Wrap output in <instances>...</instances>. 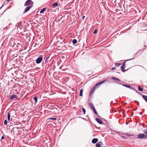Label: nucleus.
I'll list each match as a JSON object with an SVG mask.
<instances>
[{
	"mask_svg": "<svg viewBox=\"0 0 147 147\" xmlns=\"http://www.w3.org/2000/svg\"><path fill=\"white\" fill-rule=\"evenodd\" d=\"M17 97V96L16 95H14L11 96L10 98V100H13L14 98H16Z\"/></svg>",
	"mask_w": 147,
	"mask_h": 147,
	"instance_id": "0eeeda50",
	"label": "nucleus"
},
{
	"mask_svg": "<svg viewBox=\"0 0 147 147\" xmlns=\"http://www.w3.org/2000/svg\"><path fill=\"white\" fill-rule=\"evenodd\" d=\"M4 136H2L1 137V140H3L4 139Z\"/></svg>",
	"mask_w": 147,
	"mask_h": 147,
	"instance_id": "72a5a7b5",
	"label": "nucleus"
},
{
	"mask_svg": "<svg viewBox=\"0 0 147 147\" xmlns=\"http://www.w3.org/2000/svg\"><path fill=\"white\" fill-rule=\"evenodd\" d=\"M124 134L126 135H127V136H131V134H125V133H124L123 134Z\"/></svg>",
	"mask_w": 147,
	"mask_h": 147,
	"instance_id": "2f4dec72",
	"label": "nucleus"
},
{
	"mask_svg": "<svg viewBox=\"0 0 147 147\" xmlns=\"http://www.w3.org/2000/svg\"><path fill=\"white\" fill-rule=\"evenodd\" d=\"M95 87H94L92 89L91 92V93H92V92H94L95 90Z\"/></svg>",
	"mask_w": 147,
	"mask_h": 147,
	"instance_id": "cd10ccee",
	"label": "nucleus"
},
{
	"mask_svg": "<svg viewBox=\"0 0 147 147\" xmlns=\"http://www.w3.org/2000/svg\"><path fill=\"white\" fill-rule=\"evenodd\" d=\"M49 119H51L53 121L56 120L57 119L56 118H49Z\"/></svg>",
	"mask_w": 147,
	"mask_h": 147,
	"instance_id": "412c9836",
	"label": "nucleus"
},
{
	"mask_svg": "<svg viewBox=\"0 0 147 147\" xmlns=\"http://www.w3.org/2000/svg\"><path fill=\"white\" fill-rule=\"evenodd\" d=\"M145 133L146 134H147V130L145 132Z\"/></svg>",
	"mask_w": 147,
	"mask_h": 147,
	"instance_id": "4c0bfd02",
	"label": "nucleus"
},
{
	"mask_svg": "<svg viewBox=\"0 0 147 147\" xmlns=\"http://www.w3.org/2000/svg\"><path fill=\"white\" fill-rule=\"evenodd\" d=\"M96 121L99 123L101 124H103V122L100 119L98 118H96Z\"/></svg>",
	"mask_w": 147,
	"mask_h": 147,
	"instance_id": "423d86ee",
	"label": "nucleus"
},
{
	"mask_svg": "<svg viewBox=\"0 0 147 147\" xmlns=\"http://www.w3.org/2000/svg\"><path fill=\"white\" fill-rule=\"evenodd\" d=\"M97 32H98V30H97V29H96L93 32V33L94 34H95L97 33Z\"/></svg>",
	"mask_w": 147,
	"mask_h": 147,
	"instance_id": "bb28decb",
	"label": "nucleus"
},
{
	"mask_svg": "<svg viewBox=\"0 0 147 147\" xmlns=\"http://www.w3.org/2000/svg\"><path fill=\"white\" fill-rule=\"evenodd\" d=\"M105 120V122H106V120Z\"/></svg>",
	"mask_w": 147,
	"mask_h": 147,
	"instance_id": "58836bf2",
	"label": "nucleus"
},
{
	"mask_svg": "<svg viewBox=\"0 0 147 147\" xmlns=\"http://www.w3.org/2000/svg\"><path fill=\"white\" fill-rule=\"evenodd\" d=\"M111 79L117 81L119 82L121 81V80H120L119 79L117 78L114 77H111Z\"/></svg>",
	"mask_w": 147,
	"mask_h": 147,
	"instance_id": "9d476101",
	"label": "nucleus"
},
{
	"mask_svg": "<svg viewBox=\"0 0 147 147\" xmlns=\"http://www.w3.org/2000/svg\"><path fill=\"white\" fill-rule=\"evenodd\" d=\"M125 62H124L123 65L121 66V68L122 71L124 72L125 71Z\"/></svg>",
	"mask_w": 147,
	"mask_h": 147,
	"instance_id": "39448f33",
	"label": "nucleus"
},
{
	"mask_svg": "<svg viewBox=\"0 0 147 147\" xmlns=\"http://www.w3.org/2000/svg\"><path fill=\"white\" fill-rule=\"evenodd\" d=\"M121 65L120 63H115V65L117 67H119Z\"/></svg>",
	"mask_w": 147,
	"mask_h": 147,
	"instance_id": "4be33fe9",
	"label": "nucleus"
},
{
	"mask_svg": "<svg viewBox=\"0 0 147 147\" xmlns=\"http://www.w3.org/2000/svg\"><path fill=\"white\" fill-rule=\"evenodd\" d=\"M106 81V80H103L101 82H99L98 83H97L96 85V86H98L103 83H104V82H105Z\"/></svg>",
	"mask_w": 147,
	"mask_h": 147,
	"instance_id": "6e6552de",
	"label": "nucleus"
},
{
	"mask_svg": "<svg viewBox=\"0 0 147 147\" xmlns=\"http://www.w3.org/2000/svg\"><path fill=\"white\" fill-rule=\"evenodd\" d=\"M32 7H31V6H28L26 7L24 11V13L28 11Z\"/></svg>",
	"mask_w": 147,
	"mask_h": 147,
	"instance_id": "20e7f679",
	"label": "nucleus"
},
{
	"mask_svg": "<svg viewBox=\"0 0 147 147\" xmlns=\"http://www.w3.org/2000/svg\"><path fill=\"white\" fill-rule=\"evenodd\" d=\"M46 8H43L40 11V13H43L46 10Z\"/></svg>",
	"mask_w": 147,
	"mask_h": 147,
	"instance_id": "ddd939ff",
	"label": "nucleus"
},
{
	"mask_svg": "<svg viewBox=\"0 0 147 147\" xmlns=\"http://www.w3.org/2000/svg\"><path fill=\"white\" fill-rule=\"evenodd\" d=\"M72 42L73 44H75L77 43V40L76 39H74L72 40Z\"/></svg>",
	"mask_w": 147,
	"mask_h": 147,
	"instance_id": "6ab92c4d",
	"label": "nucleus"
},
{
	"mask_svg": "<svg viewBox=\"0 0 147 147\" xmlns=\"http://www.w3.org/2000/svg\"><path fill=\"white\" fill-rule=\"evenodd\" d=\"M16 46L17 47L21 49L22 47V45L18 43H17Z\"/></svg>",
	"mask_w": 147,
	"mask_h": 147,
	"instance_id": "f8f14e48",
	"label": "nucleus"
},
{
	"mask_svg": "<svg viewBox=\"0 0 147 147\" xmlns=\"http://www.w3.org/2000/svg\"><path fill=\"white\" fill-rule=\"evenodd\" d=\"M7 120H5L4 122V124L5 125H6L7 124Z\"/></svg>",
	"mask_w": 147,
	"mask_h": 147,
	"instance_id": "393cba45",
	"label": "nucleus"
},
{
	"mask_svg": "<svg viewBox=\"0 0 147 147\" xmlns=\"http://www.w3.org/2000/svg\"><path fill=\"white\" fill-rule=\"evenodd\" d=\"M98 141V140L97 138H94L92 141V142L93 144H95Z\"/></svg>",
	"mask_w": 147,
	"mask_h": 147,
	"instance_id": "1a4fd4ad",
	"label": "nucleus"
},
{
	"mask_svg": "<svg viewBox=\"0 0 147 147\" xmlns=\"http://www.w3.org/2000/svg\"><path fill=\"white\" fill-rule=\"evenodd\" d=\"M96 147H100V144L98 143H97L96 145Z\"/></svg>",
	"mask_w": 147,
	"mask_h": 147,
	"instance_id": "5701e85b",
	"label": "nucleus"
},
{
	"mask_svg": "<svg viewBox=\"0 0 147 147\" xmlns=\"http://www.w3.org/2000/svg\"><path fill=\"white\" fill-rule=\"evenodd\" d=\"M34 98L35 101V102H36L37 101V97H34Z\"/></svg>",
	"mask_w": 147,
	"mask_h": 147,
	"instance_id": "b1692460",
	"label": "nucleus"
},
{
	"mask_svg": "<svg viewBox=\"0 0 147 147\" xmlns=\"http://www.w3.org/2000/svg\"><path fill=\"white\" fill-rule=\"evenodd\" d=\"M82 110L84 113V114H85L86 112V110L84 108H82Z\"/></svg>",
	"mask_w": 147,
	"mask_h": 147,
	"instance_id": "a878e982",
	"label": "nucleus"
},
{
	"mask_svg": "<svg viewBox=\"0 0 147 147\" xmlns=\"http://www.w3.org/2000/svg\"><path fill=\"white\" fill-rule=\"evenodd\" d=\"M116 68L115 67H112V68H111V70H112V71L114 70H115V69H116Z\"/></svg>",
	"mask_w": 147,
	"mask_h": 147,
	"instance_id": "c85d7f7f",
	"label": "nucleus"
},
{
	"mask_svg": "<svg viewBox=\"0 0 147 147\" xmlns=\"http://www.w3.org/2000/svg\"><path fill=\"white\" fill-rule=\"evenodd\" d=\"M42 57H39L37 58L36 60V63L37 64L40 63L42 61Z\"/></svg>",
	"mask_w": 147,
	"mask_h": 147,
	"instance_id": "7ed1b4c3",
	"label": "nucleus"
},
{
	"mask_svg": "<svg viewBox=\"0 0 147 147\" xmlns=\"http://www.w3.org/2000/svg\"><path fill=\"white\" fill-rule=\"evenodd\" d=\"M142 97L147 102V96L143 95H142Z\"/></svg>",
	"mask_w": 147,
	"mask_h": 147,
	"instance_id": "f3484780",
	"label": "nucleus"
},
{
	"mask_svg": "<svg viewBox=\"0 0 147 147\" xmlns=\"http://www.w3.org/2000/svg\"><path fill=\"white\" fill-rule=\"evenodd\" d=\"M85 16H83L82 17V19H83V20H84V18H85Z\"/></svg>",
	"mask_w": 147,
	"mask_h": 147,
	"instance_id": "c9c22d12",
	"label": "nucleus"
},
{
	"mask_svg": "<svg viewBox=\"0 0 147 147\" xmlns=\"http://www.w3.org/2000/svg\"><path fill=\"white\" fill-rule=\"evenodd\" d=\"M121 138H122L123 139H127V138L124 136H121Z\"/></svg>",
	"mask_w": 147,
	"mask_h": 147,
	"instance_id": "c756f323",
	"label": "nucleus"
},
{
	"mask_svg": "<svg viewBox=\"0 0 147 147\" xmlns=\"http://www.w3.org/2000/svg\"><path fill=\"white\" fill-rule=\"evenodd\" d=\"M138 90L139 91H143V89L142 88L140 87V86H138Z\"/></svg>",
	"mask_w": 147,
	"mask_h": 147,
	"instance_id": "aec40b11",
	"label": "nucleus"
},
{
	"mask_svg": "<svg viewBox=\"0 0 147 147\" xmlns=\"http://www.w3.org/2000/svg\"><path fill=\"white\" fill-rule=\"evenodd\" d=\"M138 138L141 139H146L147 135L143 134H140L138 135Z\"/></svg>",
	"mask_w": 147,
	"mask_h": 147,
	"instance_id": "f03ea898",
	"label": "nucleus"
},
{
	"mask_svg": "<svg viewBox=\"0 0 147 147\" xmlns=\"http://www.w3.org/2000/svg\"><path fill=\"white\" fill-rule=\"evenodd\" d=\"M93 110H94V113L95 114H97V112L96 111V110H95V109H93Z\"/></svg>",
	"mask_w": 147,
	"mask_h": 147,
	"instance_id": "7c9ffc66",
	"label": "nucleus"
},
{
	"mask_svg": "<svg viewBox=\"0 0 147 147\" xmlns=\"http://www.w3.org/2000/svg\"><path fill=\"white\" fill-rule=\"evenodd\" d=\"M90 106L91 107V108L94 109H95L94 107V106L93 104L92 103H90Z\"/></svg>",
	"mask_w": 147,
	"mask_h": 147,
	"instance_id": "4468645a",
	"label": "nucleus"
},
{
	"mask_svg": "<svg viewBox=\"0 0 147 147\" xmlns=\"http://www.w3.org/2000/svg\"><path fill=\"white\" fill-rule=\"evenodd\" d=\"M122 85L123 86H125V87H126L127 88H130V89L131 88V86H129V85H125V84H122Z\"/></svg>",
	"mask_w": 147,
	"mask_h": 147,
	"instance_id": "2eb2a0df",
	"label": "nucleus"
},
{
	"mask_svg": "<svg viewBox=\"0 0 147 147\" xmlns=\"http://www.w3.org/2000/svg\"><path fill=\"white\" fill-rule=\"evenodd\" d=\"M58 6V3L57 2H56L54 4H53L52 5V7H53V6L54 7H57Z\"/></svg>",
	"mask_w": 147,
	"mask_h": 147,
	"instance_id": "a211bd4d",
	"label": "nucleus"
},
{
	"mask_svg": "<svg viewBox=\"0 0 147 147\" xmlns=\"http://www.w3.org/2000/svg\"><path fill=\"white\" fill-rule=\"evenodd\" d=\"M34 2L31 0H27L24 4L25 6H31L32 7L33 6Z\"/></svg>",
	"mask_w": 147,
	"mask_h": 147,
	"instance_id": "f257e3e1",
	"label": "nucleus"
},
{
	"mask_svg": "<svg viewBox=\"0 0 147 147\" xmlns=\"http://www.w3.org/2000/svg\"><path fill=\"white\" fill-rule=\"evenodd\" d=\"M34 64H35V63H34V62H33V63H32V64H31V65H34Z\"/></svg>",
	"mask_w": 147,
	"mask_h": 147,
	"instance_id": "e433bc0d",
	"label": "nucleus"
},
{
	"mask_svg": "<svg viewBox=\"0 0 147 147\" xmlns=\"http://www.w3.org/2000/svg\"><path fill=\"white\" fill-rule=\"evenodd\" d=\"M17 44L15 43V42H13V45L12 46V47H14L15 45H16Z\"/></svg>",
	"mask_w": 147,
	"mask_h": 147,
	"instance_id": "473e14b6",
	"label": "nucleus"
},
{
	"mask_svg": "<svg viewBox=\"0 0 147 147\" xmlns=\"http://www.w3.org/2000/svg\"><path fill=\"white\" fill-rule=\"evenodd\" d=\"M10 114L9 113H8L7 115V118L8 121L9 122L10 121Z\"/></svg>",
	"mask_w": 147,
	"mask_h": 147,
	"instance_id": "9b49d317",
	"label": "nucleus"
},
{
	"mask_svg": "<svg viewBox=\"0 0 147 147\" xmlns=\"http://www.w3.org/2000/svg\"><path fill=\"white\" fill-rule=\"evenodd\" d=\"M49 58V57H47V58H46V59L45 60V62H46L47 61V59H48Z\"/></svg>",
	"mask_w": 147,
	"mask_h": 147,
	"instance_id": "f704fd0d",
	"label": "nucleus"
},
{
	"mask_svg": "<svg viewBox=\"0 0 147 147\" xmlns=\"http://www.w3.org/2000/svg\"><path fill=\"white\" fill-rule=\"evenodd\" d=\"M83 91V89H81L80 90V96H82V95H82Z\"/></svg>",
	"mask_w": 147,
	"mask_h": 147,
	"instance_id": "dca6fc26",
	"label": "nucleus"
}]
</instances>
